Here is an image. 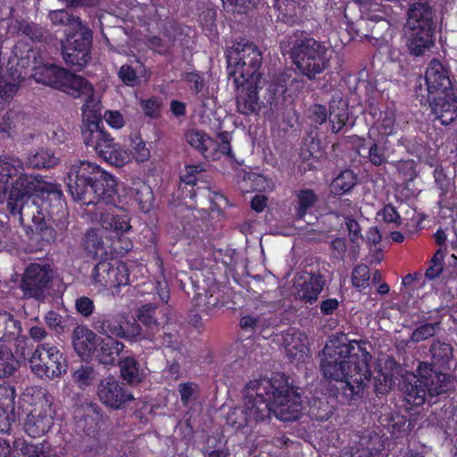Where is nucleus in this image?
Listing matches in <instances>:
<instances>
[{"instance_id": "nucleus-1", "label": "nucleus", "mask_w": 457, "mask_h": 457, "mask_svg": "<svg viewBox=\"0 0 457 457\" xmlns=\"http://www.w3.org/2000/svg\"><path fill=\"white\" fill-rule=\"evenodd\" d=\"M370 353L356 340L345 335L334 336L326 343L320 359V371L326 379L342 383V396L346 402L362 397L370 381Z\"/></svg>"}, {"instance_id": "nucleus-2", "label": "nucleus", "mask_w": 457, "mask_h": 457, "mask_svg": "<svg viewBox=\"0 0 457 457\" xmlns=\"http://www.w3.org/2000/svg\"><path fill=\"white\" fill-rule=\"evenodd\" d=\"M244 404L248 400L254 405L247 411L250 420L263 421L273 414L283 421L299 418L302 410V397L297 389L288 383L282 373H275L270 378L250 381L245 387Z\"/></svg>"}, {"instance_id": "nucleus-3", "label": "nucleus", "mask_w": 457, "mask_h": 457, "mask_svg": "<svg viewBox=\"0 0 457 457\" xmlns=\"http://www.w3.org/2000/svg\"><path fill=\"white\" fill-rule=\"evenodd\" d=\"M66 184L72 198L85 205L107 204L115 194L114 178L87 160L71 162Z\"/></svg>"}, {"instance_id": "nucleus-4", "label": "nucleus", "mask_w": 457, "mask_h": 457, "mask_svg": "<svg viewBox=\"0 0 457 457\" xmlns=\"http://www.w3.org/2000/svg\"><path fill=\"white\" fill-rule=\"evenodd\" d=\"M0 184L10 189L7 204L14 190L21 193V202L30 201L31 195L41 193L45 199L54 200L56 208L62 207V191L60 185L48 182L40 176L23 173L22 162L12 156H0ZM20 199V197H18Z\"/></svg>"}, {"instance_id": "nucleus-5", "label": "nucleus", "mask_w": 457, "mask_h": 457, "mask_svg": "<svg viewBox=\"0 0 457 457\" xmlns=\"http://www.w3.org/2000/svg\"><path fill=\"white\" fill-rule=\"evenodd\" d=\"M22 195L17 190L12 194L8 209L12 217H18L21 226L26 229V235L31 242L37 244L39 248L56 241H63L66 237L67 222L62 221L54 228L46 220V213L34 199L21 202Z\"/></svg>"}, {"instance_id": "nucleus-6", "label": "nucleus", "mask_w": 457, "mask_h": 457, "mask_svg": "<svg viewBox=\"0 0 457 457\" xmlns=\"http://www.w3.org/2000/svg\"><path fill=\"white\" fill-rule=\"evenodd\" d=\"M418 376L408 375L403 379L404 400L411 405L420 406L435 403L434 398L449 388V376L433 368L432 363L420 362Z\"/></svg>"}, {"instance_id": "nucleus-7", "label": "nucleus", "mask_w": 457, "mask_h": 457, "mask_svg": "<svg viewBox=\"0 0 457 457\" xmlns=\"http://www.w3.org/2000/svg\"><path fill=\"white\" fill-rule=\"evenodd\" d=\"M434 10L427 2L410 5L404 26L407 47L411 55L420 56L434 44Z\"/></svg>"}, {"instance_id": "nucleus-8", "label": "nucleus", "mask_w": 457, "mask_h": 457, "mask_svg": "<svg viewBox=\"0 0 457 457\" xmlns=\"http://www.w3.org/2000/svg\"><path fill=\"white\" fill-rule=\"evenodd\" d=\"M333 51L325 43L313 37L296 39L290 50V58L300 74L310 80L324 72L330 66Z\"/></svg>"}, {"instance_id": "nucleus-9", "label": "nucleus", "mask_w": 457, "mask_h": 457, "mask_svg": "<svg viewBox=\"0 0 457 457\" xmlns=\"http://www.w3.org/2000/svg\"><path fill=\"white\" fill-rule=\"evenodd\" d=\"M81 133L85 145L92 147L97 156L106 162L122 167L130 162V154L121 145L114 142L113 137L104 130L103 122H84Z\"/></svg>"}, {"instance_id": "nucleus-10", "label": "nucleus", "mask_w": 457, "mask_h": 457, "mask_svg": "<svg viewBox=\"0 0 457 457\" xmlns=\"http://www.w3.org/2000/svg\"><path fill=\"white\" fill-rule=\"evenodd\" d=\"M31 372L42 379L54 380L66 373L68 363L62 353L50 344H39L29 359Z\"/></svg>"}, {"instance_id": "nucleus-11", "label": "nucleus", "mask_w": 457, "mask_h": 457, "mask_svg": "<svg viewBox=\"0 0 457 457\" xmlns=\"http://www.w3.org/2000/svg\"><path fill=\"white\" fill-rule=\"evenodd\" d=\"M93 33L85 27L75 32H67V37L62 45V55L68 65L81 70L90 60V48Z\"/></svg>"}, {"instance_id": "nucleus-12", "label": "nucleus", "mask_w": 457, "mask_h": 457, "mask_svg": "<svg viewBox=\"0 0 457 457\" xmlns=\"http://www.w3.org/2000/svg\"><path fill=\"white\" fill-rule=\"evenodd\" d=\"M126 316L123 314L110 315L97 313L92 320L93 329L106 337L133 339L140 335V327L133 322L124 327Z\"/></svg>"}, {"instance_id": "nucleus-13", "label": "nucleus", "mask_w": 457, "mask_h": 457, "mask_svg": "<svg viewBox=\"0 0 457 457\" xmlns=\"http://www.w3.org/2000/svg\"><path fill=\"white\" fill-rule=\"evenodd\" d=\"M36 80L71 96H78L76 87L84 83V78L71 73L54 64H46L35 73Z\"/></svg>"}, {"instance_id": "nucleus-14", "label": "nucleus", "mask_w": 457, "mask_h": 457, "mask_svg": "<svg viewBox=\"0 0 457 457\" xmlns=\"http://www.w3.org/2000/svg\"><path fill=\"white\" fill-rule=\"evenodd\" d=\"M52 280V270L49 265L29 264L21 280V289L26 297L41 299Z\"/></svg>"}, {"instance_id": "nucleus-15", "label": "nucleus", "mask_w": 457, "mask_h": 457, "mask_svg": "<svg viewBox=\"0 0 457 457\" xmlns=\"http://www.w3.org/2000/svg\"><path fill=\"white\" fill-rule=\"evenodd\" d=\"M53 425V411L46 402L37 403L23 420L24 432L30 437L38 438L46 435Z\"/></svg>"}, {"instance_id": "nucleus-16", "label": "nucleus", "mask_w": 457, "mask_h": 457, "mask_svg": "<svg viewBox=\"0 0 457 457\" xmlns=\"http://www.w3.org/2000/svg\"><path fill=\"white\" fill-rule=\"evenodd\" d=\"M96 394L103 404L113 410L121 409L134 399L133 395L124 389L123 384L113 377L102 379L97 385Z\"/></svg>"}, {"instance_id": "nucleus-17", "label": "nucleus", "mask_w": 457, "mask_h": 457, "mask_svg": "<svg viewBox=\"0 0 457 457\" xmlns=\"http://www.w3.org/2000/svg\"><path fill=\"white\" fill-rule=\"evenodd\" d=\"M137 319L146 327V338L153 342L162 337L161 330L165 329V325L168 322L166 310L159 309L153 303L143 305L138 310ZM163 334L166 332L163 331Z\"/></svg>"}, {"instance_id": "nucleus-18", "label": "nucleus", "mask_w": 457, "mask_h": 457, "mask_svg": "<svg viewBox=\"0 0 457 457\" xmlns=\"http://www.w3.org/2000/svg\"><path fill=\"white\" fill-rule=\"evenodd\" d=\"M429 101L435 120L443 126H449L457 120V97L453 92L439 94Z\"/></svg>"}, {"instance_id": "nucleus-19", "label": "nucleus", "mask_w": 457, "mask_h": 457, "mask_svg": "<svg viewBox=\"0 0 457 457\" xmlns=\"http://www.w3.org/2000/svg\"><path fill=\"white\" fill-rule=\"evenodd\" d=\"M428 94H444L452 91V82L448 70L437 60H432L425 73Z\"/></svg>"}, {"instance_id": "nucleus-20", "label": "nucleus", "mask_w": 457, "mask_h": 457, "mask_svg": "<svg viewBox=\"0 0 457 457\" xmlns=\"http://www.w3.org/2000/svg\"><path fill=\"white\" fill-rule=\"evenodd\" d=\"M372 129L369 131L370 141L359 147V154L374 166H381L387 162L389 156L388 144L386 137L373 138Z\"/></svg>"}, {"instance_id": "nucleus-21", "label": "nucleus", "mask_w": 457, "mask_h": 457, "mask_svg": "<svg viewBox=\"0 0 457 457\" xmlns=\"http://www.w3.org/2000/svg\"><path fill=\"white\" fill-rule=\"evenodd\" d=\"M325 283V278L321 274L300 277L295 283V294L299 299L312 303L317 301Z\"/></svg>"}, {"instance_id": "nucleus-22", "label": "nucleus", "mask_w": 457, "mask_h": 457, "mask_svg": "<svg viewBox=\"0 0 457 457\" xmlns=\"http://www.w3.org/2000/svg\"><path fill=\"white\" fill-rule=\"evenodd\" d=\"M258 83L249 82L239 84L237 95V108L244 115L257 113L261 109L258 96Z\"/></svg>"}, {"instance_id": "nucleus-23", "label": "nucleus", "mask_w": 457, "mask_h": 457, "mask_svg": "<svg viewBox=\"0 0 457 457\" xmlns=\"http://www.w3.org/2000/svg\"><path fill=\"white\" fill-rule=\"evenodd\" d=\"M402 367L394 358L387 357L374 378V389L377 394H386L401 375Z\"/></svg>"}, {"instance_id": "nucleus-24", "label": "nucleus", "mask_w": 457, "mask_h": 457, "mask_svg": "<svg viewBox=\"0 0 457 457\" xmlns=\"http://www.w3.org/2000/svg\"><path fill=\"white\" fill-rule=\"evenodd\" d=\"M72 345L75 352L83 359L90 358L96 350L100 337L94 330L85 326H77L72 332Z\"/></svg>"}, {"instance_id": "nucleus-25", "label": "nucleus", "mask_w": 457, "mask_h": 457, "mask_svg": "<svg viewBox=\"0 0 457 457\" xmlns=\"http://www.w3.org/2000/svg\"><path fill=\"white\" fill-rule=\"evenodd\" d=\"M22 78L21 71L16 59L9 60L5 73L0 67V102L7 101L16 93Z\"/></svg>"}, {"instance_id": "nucleus-26", "label": "nucleus", "mask_w": 457, "mask_h": 457, "mask_svg": "<svg viewBox=\"0 0 457 457\" xmlns=\"http://www.w3.org/2000/svg\"><path fill=\"white\" fill-rule=\"evenodd\" d=\"M75 89L78 91V96H72L74 98L84 97L85 103L82 106V112L85 122L91 120L103 122L97 114L100 111V103L95 96L92 85L84 79V83H79V86H77Z\"/></svg>"}, {"instance_id": "nucleus-27", "label": "nucleus", "mask_w": 457, "mask_h": 457, "mask_svg": "<svg viewBox=\"0 0 457 457\" xmlns=\"http://www.w3.org/2000/svg\"><path fill=\"white\" fill-rule=\"evenodd\" d=\"M118 78L130 87H137L148 79L145 64L139 59H133L122 64L118 71Z\"/></svg>"}, {"instance_id": "nucleus-28", "label": "nucleus", "mask_w": 457, "mask_h": 457, "mask_svg": "<svg viewBox=\"0 0 457 457\" xmlns=\"http://www.w3.org/2000/svg\"><path fill=\"white\" fill-rule=\"evenodd\" d=\"M13 457H59L51 445L46 441L38 444H29L24 438H16L13 442Z\"/></svg>"}, {"instance_id": "nucleus-29", "label": "nucleus", "mask_w": 457, "mask_h": 457, "mask_svg": "<svg viewBox=\"0 0 457 457\" xmlns=\"http://www.w3.org/2000/svg\"><path fill=\"white\" fill-rule=\"evenodd\" d=\"M15 390L12 386H0V433H9L14 421Z\"/></svg>"}, {"instance_id": "nucleus-30", "label": "nucleus", "mask_w": 457, "mask_h": 457, "mask_svg": "<svg viewBox=\"0 0 457 457\" xmlns=\"http://www.w3.org/2000/svg\"><path fill=\"white\" fill-rule=\"evenodd\" d=\"M240 61L248 62L253 68H260L262 61V54L253 44H237V47L228 53L227 62L238 64Z\"/></svg>"}, {"instance_id": "nucleus-31", "label": "nucleus", "mask_w": 457, "mask_h": 457, "mask_svg": "<svg viewBox=\"0 0 457 457\" xmlns=\"http://www.w3.org/2000/svg\"><path fill=\"white\" fill-rule=\"evenodd\" d=\"M118 209L114 205L101 214V226L105 230L112 231L116 237H120L131 228L129 218L127 214L116 213Z\"/></svg>"}, {"instance_id": "nucleus-32", "label": "nucleus", "mask_w": 457, "mask_h": 457, "mask_svg": "<svg viewBox=\"0 0 457 457\" xmlns=\"http://www.w3.org/2000/svg\"><path fill=\"white\" fill-rule=\"evenodd\" d=\"M259 69L250 66L245 62L240 61L238 65L237 63L228 62V74L229 78H233L237 87L246 82H259L261 79Z\"/></svg>"}, {"instance_id": "nucleus-33", "label": "nucleus", "mask_w": 457, "mask_h": 457, "mask_svg": "<svg viewBox=\"0 0 457 457\" xmlns=\"http://www.w3.org/2000/svg\"><path fill=\"white\" fill-rule=\"evenodd\" d=\"M96 348V358L99 362L105 365L114 364L119 354L123 351L125 345L115 338H100Z\"/></svg>"}, {"instance_id": "nucleus-34", "label": "nucleus", "mask_w": 457, "mask_h": 457, "mask_svg": "<svg viewBox=\"0 0 457 457\" xmlns=\"http://www.w3.org/2000/svg\"><path fill=\"white\" fill-rule=\"evenodd\" d=\"M21 333V321L7 311L0 310V341H14L20 337Z\"/></svg>"}, {"instance_id": "nucleus-35", "label": "nucleus", "mask_w": 457, "mask_h": 457, "mask_svg": "<svg viewBox=\"0 0 457 457\" xmlns=\"http://www.w3.org/2000/svg\"><path fill=\"white\" fill-rule=\"evenodd\" d=\"M221 292L216 287L204 292L198 291L195 295V303L198 308L207 313L212 312L223 305L220 301Z\"/></svg>"}, {"instance_id": "nucleus-36", "label": "nucleus", "mask_w": 457, "mask_h": 457, "mask_svg": "<svg viewBox=\"0 0 457 457\" xmlns=\"http://www.w3.org/2000/svg\"><path fill=\"white\" fill-rule=\"evenodd\" d=\"M130 195L144 212H148L154 204V194L151 187L145 182L137 181L130 188Z\"/></svg>"}, {"instance_id": "nucleus-37", "label": "nucleus", "mask_w": 457, "mask_h": 457, "mask_svg": "<svg viewBox=\"0 0 457 457\" xmlns=\"http://www.w3.org/2000/svg\"><path fill=\"white\" fill-rule=\"evenodd\" d=\"M253 407V402L248 400L245 404L230 410L226 416L227 425L236 430L249 425L252 420L247 414V411H253L252 408Z\"/></svg>"}, {"instance_id": "nucleus-38", "label": "nucleus", "mask_w": 457, "mask_h": 457, "mask_svg": "<svg viewBox=\"0 0 457 457\" xmlns=\"http://www.w3.org/2000/svg\"><path fill=\"white\" fill-rule=\"evenodd\" d=\"M429 352L433 361V366L437 365L441 368L449 366L453 357V350L450 344L436 340L430 345Z\"/></svg>"}, {"instance_id": "nucleus-39", "label": "nucleus", "mask_w": 457, "mask_h": 457, "mask_svg": "<svg viewBox=\"0 0 457 457\" xmlns=\"http://www.w3.org/2000/svg\"><path fill=\"white\" fill-rule=\"evenodd\" d=\"M83 247L89 254L96 258H107V252L104 249L102 237L94 228H90L85 233Z\"/></svg>"}, {"instance_id": "nucleus-40", "label": "nucleus", "mask_w": 457, "mask_h": 457, "mask_svg": "<svg viewBox=\"0 0 457 457\" xmlns=\"http://www.w3.org/2000/svg\"><path fill=\"white\" fill-rule=\"evenodd\" d=\"M349 119L348 108L346 104L340 100L333 101L329 105V121L331 122V129L334 133L339 132L346 124Z\"/></svg>"}, {"instance_id": "nucleus-41", "label": "nucleus", "mask_w": 457, "mask_h": 457, "mask_svg": "<svg viewBox=\"0 0 457 457\" xmlns=\"http://www.w3.org/2000/svg\"><path fill=\"white\" fill-rule=\"evenodd\" d=\"M186 141L195 150L205 155L207 151L213 145V140L204 131L191 129L185 133Z\"/></svg>"}, {"instance_id": "nucleus-42", "label": "nucleus", "mask_w": 457, "mask_h": 457, "mask_svg": "<svg viewBox=\"0 0 457 457\" xmlns=\"http://www.w3.org/2000/svg\"><path fill=\"white\" fill-rule=\"evenodd\" d=\"M49 19L54 25L67 26L68 32H75L86 26L81 22L79 17H74L64 9L55 10L49 12Z\"/></svg>"}, {"instance_id": "nucleus-43", "label": "nucleus", "mask_w": 457, "mask_h": 457, "mask_svg": "<svg viewBox=\"0 0 457 457\" xmlns=\"http://www.w3.org/2000/svg\"><path fill=\"white\" fill-rule=\"evenodd\" d=\"M357 183V178L353 170H345L340 172L330 184L331 192L336 195L346 194Z\"/></svg>"}, {"instance_id": "nucleus-44", "label": "nucleus", "mask_w": 457, "mask_h": 457, "mask_svg": "<svg viewBox=\"0 0 457 457\" xmlns=\"http://www.w3.org/2000/svg\"><path fill=\"white\" fill-rule=\"evenodd\" d=\"M120 375L128 383L134 384L141 381L143 371L138 362L133 357H126L119 362Z\"/></svg>"}, {"instance_id": "nucleus-45", "label": "nucleus", "mask_w": 457, "mask_h": 457, "mask_svg": "<svg viewBox=\"0 0 457 457\" xmlns=\"http://www.w3.org/2000/svg\"><path fill=\"white\" fill-rule=\"evenodd\" d=\"M290 75L284 73L278 77L272 84L270 85L269 90L275 96H284L287 90L295 87V90L303 88L304 81L302 79H289Z\"/></svg>"}, {"instance_id": "nucleus-46", "label": "nucleus", "mask_w": 457, "mask_h": 457, "mask_svg": "<svg viewBox=\"0 0 457 457\" xmlns=\"http://www.w3.org/2000/svg\"><path fill=\"white\" fill-rule=\"evenodd\" d=\"M306 336L299 330L291 328L282 336V345L291 354L295 352H303L305 347Z\"/></svg>"}, {"instance_id": "nucleus-47", "label": "nucleus", "mask_w": 457, "mask_h": 457, "mask_svg": "<svg viewBox=\"0 0 457 457\" xmlns=\"http://www.w3.org/2000/svg\"><path fill=\"white\" fill-rule=\"evenodd\" d=\"M110 288L120 287L129 283V273L127 265L117 260H112L109 273Z\"/></svg>"}, {"instance_id": "nucleus-48", "label": "nucleus", "mask_w": 457, "mask_h": 457, "mask_svg": "<svg viewBox=\"0 0 457 457\" xmlns=\"http://www.w3.org/2000/svg\"><path fill=\"white\" fill-rule=\"evenodd\" d=\"M59 162V158L49 150H41L28 156L26 164L30 168H53Z\"/></svg>"}, {"instance_id": "nucleus-49", "label": "nucleus", "mask_w": 457, "mask_h": 457, "mask_svg": "<svg viewBox=\"0 0 457 457\" xmlns=\"http://www.w3.org/2000/svg\"><path fill=\"white\" fill-rule=\"evenodd\" d=\"M361 12L363 19L380 23L379 26L382 29H389V22L386 19L387 12L380 4L373 1L367 7L361 10Z\"/></svg>"}, {"instance_id": "nucleus-50", "label": "nucleus", "mask_w": 457, "mask_h": 457, "mask_svg": "<svg viewBox=\"0 0 457 457\" xmlns=\"http://www.w3.org/2000/svg\"><path fill=\"white\" fill-rule=\"evenodd\" d=\"M270 326V321L263 315H246L242 317L240 320V327L244 330L253 334H262Z\"/></svg>"}, {"instance_id": "nucleus-51", "label": "nucleus", "mask_w": 457, "mask_h": 457, "mask_svg": "<svg viewBox=\"0 0 457 457\" xmlns=\"http://www.w3.org/2000/svg\"><path fill=\"white\" fill-rule=\"evenodd\" d=\"M83 421L85 422L84 429H95L102 420L100 406L96 403H87L81 407ZM82 422V420H79Z\"/></svg>"}, {"instance_id": "nucleus-52", "label": "nucleus", "mask_w": 457, "mask_h": 457, "mask_svg": "<svg viewBox=\"0 0 457 457\" xmlns=\"http://www.w3.org/2000/svg\"><path fill=\"white\" fill-rule=\"evenodd\" d=\"M18 366V361L11 349L0 345V378H8L13 374Z\"/></svg>"}, {"instance_id": "nucleus-53", "label": "nucleus", "mask_w": 457, "mask_h": 457, "mask_svg": "<svg viewBox=\"0 0 457 457\" xmlns=\"http://www.w3.org/2000/svg\"><path fill=\"white\" fill-rule=\"evenodd\" d=\"M318 195L312 189H302L297 194L298 207L296 215L303 219L307 211L312 208L318 202Z\"/></svg>"}, {"instance_id": "nucleus-54", "label": "nucleus", "mask_w": 457, "mask_h": 457, "mask_svg": "<svg viewBox=\"0 0 457 457\" xmlns=\"http://www.w3.org/2000/svg\"><path fill=\"white\" fill-rule=\"evenodd\" d=\"M112 261L107 258L102 259L95 267L92 272L94 283L104 288H110V269Z\"/></svg>"}, {"instance_id": "nucleus-55", "label": "nucleus", "mask_w": 457, "mask_h": 457, "mask_svg": "<svg viewBox=\"0 0 457 457\" xmlns=\"http://www.w3.org/2000/svg\"><path fill=\"white\" fill-rule=\"evenodd\" d=\"M439 329V322L425 323L413 330L411 340L414 343L427 340L435 336Z\"/></svg>"}, {"instance_id": "nucleus-56", "label": "nucleus", "mask_w": 457, "mask_h": 457, "mask_svg": "<svg viewBox=\"0 0 457 457\" xmlns=\"http://www.w3.org/2000/svg\"><path fill=\"white\" fill-rule=\"evenodd\" d=\"M370 278V269L367 265H357L352 273V284L358 289H363L369 285Z\"/></svg>"}, {"instance_id": "nucleus-57", "label": "nucleus", "mask_w": 457, "mask_h": 457, "mask_svg": "<svg viewBox=\"0 0 457 457\" xmlns=\"http://www.w3.org/2000/svg\"><path fill=\"white\" fill-rule=\"evenodd\" d=\"M162 102L160 97L153 96L140 101V106L144 114L151 119H157L161 116Z\"/></svg>"}, {"instance_id": "nucleus-58", "label": "nucleus", "mask_w": 457, "mask_h": 457, "mask_svg": "<svg viewBox=\"0 0 457 457\" xmlns=\"http://www.w3.org/2000/svg\"><path fill=\"white\" fill-rule=\"evenodd\" d=\"M72 376L78 386L84 389L95 379V371L90 366H81L73 372Z\"/></svg>"}, {"instance_id": "nucleus-59", "label": "nucleus", "mask_w": 457, "mask_h": 457, "mask_svg": "<svg viewBox=\"0 0 457 457\" xmlns=\"http://www.w3.org/2000/svg\"><path fill=\"white\" fill-rule=\"evenodd\" d=\"M378 130L382 135L381 137L392 136L396 131L395 115L393 112H386L381 120L378 122Z\"/></svg>"}, {"instance_id": "nucleus-60", "label": "nucleus", "mask_w": 457, "mask_h": 457, "mask_svg": "<svg viewBox=\"0 0 457 457\" xmlns=\"http://www.w3.org/2000/svg\"><path fill=\"white\" fill-rule=\"evenodd\" d=\"M218 138L220 142L217 145L216 151L226 156L230 162H236V158L232 153L230 145L232 135L227 131H222L218 134Z\"/></svg>"}, {"instance_id": "nucleus-61", "label": "nucleus", "mask_w": 457, "mask_h": 457, "mask_svg": "<svg viewBox=\"0 0 457 457\" xmlns=\"http://www.w3.org/2000/svg\"><path fill=\"white\" fill-rule=\"evenodd\" d=\"M178 390L183 405L187 406L189 403L196 398L198 386L193 382L181 383L179 385Z\"/></svg>"}, {"instance_id": "nucleus-62", "label": "nucleus", "mask_w": 457, "mask_h": 457, "mask_svg": "<svg viewBox=\"0 0 457 457\" xmlns=\"http://www.w3.org/2000/svg\"><path fill=\"white\" fill-rule=\"evenodd\" d=\"M183 79L188 85L190 90L195 94H199L204 87V79L198 72H187L183 74Z\"/></svg>"}, {"instance_id": "nucleus-63", "label": "nucleus", "mask_w": 457, "mask_h": 457, "mask_svg": "<svg viewBox=\"0 0 457 457\" xmlns=\"http://www.w3.org/2000/svg\"><path fill=\"white\" fill-rule=\"evenodd\" d=\"M75 307L77 312L85 318L92 315L95 304L92 299L87 296H80L76 299Z\"/></svg>"}, {"instance_id": "nucleus-64", "label": "nucleus", "mask_w": 457, "mask_h": 457, "mask_svg": "<svg viewBox=\"0 0 457 457\" xmlns=\"http://www.w3.org/2000/svg\"><path fill=\"white\" fill-rule=\"evenodd\" d=\"M309 118L317 124H323L328 120V112L325 105L312 104L309 110Z\"/></svg>"}]
</instances>
